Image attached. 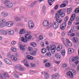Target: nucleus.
I'll use <instances>...</instances> for the list:
<instances>
[{
    "label": "nucleus",
    "instance_id": "1",
    "mask_svg": "<svg viewBox=\"0 0 79 79\" xmlns=\"http://www.w3.org/2000/svg\"><path fill=\"white\" fill-rule=\"evenodd\" d=\"M5 24L7 26L10 27L13 26L14 23L12 21H11L7 22L6 23V20L5 19H0V27L3 28L5 26Z\"/></svg>",
    "mask_w": 79,
    "mask_h": 79
},
{
    "label": "nucleus",
    "instance_id": "2",
    "mask_svg": "<svg viewBox=\"0 0 79 79\" xmlns=\"http://www.w3.org/2000/svg\"><path fill=\"white\" fill-rule=\"evenodd\" d=\"M69 71H70L67 72V76L68 77H69L70 78H73L74 77V75H76L77 74V73L76 70L74 69H69Z\"/></svg>",
    "mask_w": 79,
    "mask_h": 79
},
{
    "label": "nucleus",
    "instance_id": "3",
    "mask_svg": "<svg viewBox=\"0 0 79 79\" xmlns=\"http://www.w3.org/2000/svg\"><path fill=\"white\" fill-rule=\"evenodd\" d=\"M26 34L25 35V38L27 39L28 40H31L32 39V36L31 35H29V32L27 31L26 32Z\"/></svg>",
    "mask_w": 79,
    "mask_h": 79
},
{
    "label": "nucleus",
    "instance_id": "4",
    "mask_svg": "<svg viewBox=\"0 0 79 79\" xmlns=\"http://www.w3.org/2000/svg\"><path fill=\"white\" fill-rule=\"evenodd\" d=\"M76 18V14H72L71 15V17L70 18V19L69 21L68 24L69 25H71L72 24V23L73 20H74Z\"/></svg>",
    "mask_w": 79,
    "mask_h": 79
},
{
    "label": "nucleus",
    "instance_id": "5",
    "mask_svg": "<svg viewBox=\"0 0 79 79\" xmlns=\"http://www.w3.org/2000/svg\"><path fill=\"white\" fill-rule=\"evenodd\" d=\"M56 47L55 45L53 44L50 46L51 53L52 54H55L56 52Z\"/></svg>",
    "mask_w": 79,
    "mask_h": 79
},
{
    "label": "nucleus",
    "instance_id": "6",
    "mask_svg": "<svg viewBox=\"0 0 79 79\" xmlns=\"http://www.w3.org/2000/svg\"><path fill=\"white\" fill-rule=\"evenodd\" d=\"M19 68V70L21 71H25V68H24V67H22L21 65L20 64H19L15 67V69H18Z\"/></svg>",
    "mask_w": 79,
    "mask_h": 79
},
{
    "label": "nucleus",
    "instance_id": "7",
    "mask_svg": "<svg viewBox=\"0 0 79 79\" xmlns=\"http://www.w3.org/2000/svg\"><path fill=\"white\" fill-rule=\"evenodd\" d=\"M6 77L8 78L10 77V76L7 74L3 73L0 74V78L1 79H6Z\"/></svg>",
    "mask_w": 79,
    "mask_h": 79
},
{
    "label": "nucleus",
    "instance_id": "8",
    "mask_svg": "<svg viewBox=\"0 0 79 79\" xmlns=\"http://www.w3.org/2000/svg\"><path fill=\"white\" fill-rule=\"evenodd\" d=\"M28 27L30 29H32L34 27V24L32 21L30 20L28 22Z\"/></svg>",
    "mask_w": 79,
    "mask_h": 79
},
{
    "label": "nucleus",
    "instance_id": "9",
    "mask_svg": "<svg viewBox=\"0 0 79 79\" xmlns=\"http://www.w3.org/2000/svg\"><path fill=\"white\" fill-rule=\"evenodd\" d=\"M5 6L7 8H12L13 4L11 2H9L5 5Z\"/></svg>",
    "mask_w": 79,
    "mask_h": 79
},
{
    "label": "nucleus",
    "instance_id": "10",
    "mask_svg": "<svg viewBox=\"0 0 79 79\" xmlns=\"http://www.w3.org/2000/svg\"><path fill=\"white\" fill-rule=\"evenodd\" d=\"M79 59V58L77 56H76L75 57H73L72 58H70L69 59V63L71 64V63L72 61H74L75 60H78Z\"/></svg>",
    "mask_w": 79,
    "mask_h": 79
},
{
    "label": "nucleus",
    "instance_id": "11",
    "mask_svg": "<svg viewBox=\"0 0 79 79\" xmlns=\"http://www.w3.org/2000/svg\"><path fill=\"white\" fill-rule=\"evenodd\" d=\"M63 49V46L61 44L58 45L56 48L57 52H60Z\"/></svg>",
    "mask_w": 79,
    "mask_h": 79
},
{
    "label": "nucleus",
    "instance_id": "12",
    "mask_svg": "<svg viewBox=\"0 0 79 79\" xmlns=\"http://www.w3.org/2000/svg\"><path fill=\"white\" fill-rule=\"evenodd\" d=\"M22 62L24 64V65L27 67V68H29V64L27 62V61H26V59H24L22 61Z\"/></svg>",
    "mask_w": 79,
    "mask_h": 79
},
{
    "label": "nucleus",
    "instance_id": "13",
    "mask_svg": "<svg viewBox=\"0 0 79 79\" xmlns=\"http://www.w3.org/2000/svg\"><path fill=\"white\" fill-rule=\"evenodd\" d=\"M60 77V75L58 73H56L52 75V79H56V78H59Z\"/></svg>",
    "mask_w": 79,
    "mask_h": 79
},
{
    "label": "nucleus",
    "instance_id": "14",
    "mask_svg": "<svg viewBox=\"0 0 79 79\" xmlns=\"http://www.w3.org/2000/svg\"><path fill=\"white\" fill-rule=\"evenodd\" d=\"M7 33L10 35H12L14 34V31L11 30H8L6 31Z\"/></svg>",
    "mask_w": 79,
    "mask_h": 79
},
{
    "label": "nucleus",
    "instance_id": "15",
    "mask_svg": "<svg viewBox=\"0 0 79 79\" xmlns=\"http://www.w3.org/2000/svg\"><path fill=\"white\" fill-rule=\"evenodd\" d=\"M0 34L6 35H7V32L4 30L1 29L0 30Z\"/></svg>",
    "mask_w": 79,
    "mask_h": 79
},
{
    "label": "nucleus",
    "instance_id": "16",
    "mask_svg": "<svg viewBox=\"0 0 79 79\" xmlns=\"http://www.w3.org/2000/svg\"><path fill=\"white\" fill-rule=\"evenodd\" d=\"M4 61L6 64L11 65L12 64V62L10 60L8 59H5L4 60Z\"/></svg>",
    "mask_w": 79,
    "mask_h": 79
},
{
    "label": "nucleus",
    "instance_id": "17",
    "mask_svg": "<svg viewBox=\"0 0 79 79\" xmlns=\"http://www.w3.org/2000/svg\"><path fill=\"white\" fill-rule=\"evenodd\" d=\"M66 23L65 22L62 23V25L60 26V29L61 30H64L66 28Z\"/></svg>",
    "mask_w": 79,
    "mask_h": 79
},
{
    "label": "nucleus",
    "instance_id": "18",
    "mask_svg": "<svg viewBox=\"0 0 79 79\" xmlns=\"http://www.w3.org/2000/svg\"><path fill=\"white\" fill-rule=\"evenodd\" d=\"M43 24L44 26L47 27V26H48L49 25V22H48V21H44L43 23Z\"/></svg>",
    "mask_w": 79,
    "mask_h": 79
},
{
    "label": "nucleus",
    "instance_id": "19",
    "mask_svg": "<svg viewBox=\"0 0 79 79\" xmlns=\"http://www.w3.org/2000/svg\"><path fill=\"white\" fill-rule=\"evenodd\" d=\"M19 48L20 50H24L25 48H26V45H20L19 46Z\"/></svg>",
    "mask_w": 79,
    "mask_h": 79
},
{
    "label": "nucleus",
    "instance_id": "20",
    "mask_svg": "<svg viewBox=\"0 0 79 79\" xmlns=\"http://www.w3.org/2000/svg\"><path fill=\"white\" fill-rule=\"evenodd\" d=\"M29 45L30 46H31V47H37V45L36 43H35L34 42H31L29 43Z\"/></svg>",
    "mask_w": 79,
    "mask_h": 79
},
{
    "label": "nucleus",
    "instance_id": "21",
    "mask_svg": "<svg viewBox=\"0 0 79 79\" xmlns=\"http://www.w3.org/2000/svg\"><path fill=\"white\" fill-rule=\"evenodd\" d=\"M12 60L14 61H16L18 60V58L14 55H12L11 56Z\"/></svg>",
    "mask_w": 79,
    "mask_h": 79
},
{
    "label": "nucleus",
    "instance_id": "22",
    "mask_svg": "<svg viewBox=\"0 0 79 79\" xmlns=\"http://www.w3.org/2000/svg\"><path fill=\"white\" fill-rule=\"evenodd\" d=\"M21 40L23 42H24L25 43H27L28 40L27 39L24 38V37H22L21 38Z\"/></svg>",
    "mask_w": 79,
    "mask_h": 79
},
{
    "label": "nucleus",
    "instance_id": "23",
    "mask_svg": "<svg viewBox=\"0 0 79 79\" xmlns=\"http://www.w3.org/2000/svg\"><path fill=\"white\" fill-rule=\"evenodd\" d=\"M36 53L37 52L36 51L33 50L29 54L32 56H35V55H36Z\"/></svg>",
    "mask_w": 79,
    "mask_h": 79
},
{
    "label": "nucleus",
    "instance_id": "24",
    "mask_svg": "<svg viewBox=\"0 0 79 79\" xmlns=\"http://www.w3.org/2000/svg\"><path fill=\"white\" fill-rule=\"evenodd\" d=\"M59 25V23L58 22H55L54 23V24L53 25V27L55 29H56L58 28V25Z\"/></svg>",
    "mask_w": 79,
    "mask_h": 79
},
{
    "label": "nucleus",
    "instance_id": "25",
    "mask_svg": "<svg viewBox=\"0 0 79 79\" xmlns=\"http://www.w3.org/2000/svg\"><path fill=\"white\" fill-rule=\"evenodd\" d=\"M74 50L72 48H69L68 53L69 54H71L74 52Z\"/></svg>",
    "mask_w": 79,
    "mask_h": 79
},
{
    "label": "nucleus",
    "instance_id": "26",
    "mask_svg": "<svg viewBox=\"0 0 79 79\" xmlns=\"http://www.w3.org/2000/svg\"><path fill=\"white\" fill-rule=\"evenodd\" d=\"M27 58L30 60H34V57L30 55L27 56Z\"/></svg>",
    "mask_w": 79,
    "mask_h": 79
},
{
    "label": "nucleus",
    "instance_id": "27",
    "mask_svg": "<svg viewBox=\"0 0 79 79\" xmlns=\"http://www.w3.org/2000/svg\"><path fill=\"white\" fill-rule=\"evenodd\" d=\"M19 34H25V30L24 29L20 30Z\"/></svg>",
    "mask_w": 79,
    "mask_h": 79
},
{
    "label": "nucleus",
    "instance_id": "28",
    "mask_svg": "<svg viewBox=\"0 0 79 79\" xmlns=\"http://www.w3.org/2000/svg\"><path fill=\"white\" fill-rule=\"evenodd\" d=\"M28 51L29 52V54L30 53L32 52L34 50V49L31 47L29 46L27 48Z\"/></svg>",
    "mask_w": 79,
    "mask_h": 79
},
{
    "label": "nucleus",
    "instance_id": "29",
    "mask_svg": "<svg viewBox=\"0 0 79 79\" xmlns=\"http://www.w3.org/2000/svg\"><path fill=\"white\" fill-rule=\"evenodd\" d=\"M14 20L16 21H19L21 20V18L18 16H15L14 18Z\"/></svg>",
    "mask_w": 79,
    "mask_h": 79
},
{
    "label": "nucleus",
    "instance_id": "30",
    "mask_svg": "<svg viewBox=\"0 0 79 79\" xmlns=\"http://www.w3.org/2000/svg\"><path fill=\"white\" fill-rule=\"evenodd\" d=\"M55 56L56 58L58 59H60L61 58V56L58 53H56L55 54Z\"/></svg>",
    "mask_w": 79,
    "mask_h": 79
},
{
    "label": "nucleus",
    "instance_id": "31",
    "mask_svg": "<svg viewBox=\"0 0 79 79\" xmlns=\"http://www.w3.org/2000/svg\"><path fill=\"white\" fill-rule=\"evenodd\" d=\"M61 53L63 56H64L65 54H66V51L64 50H62L61 51Z\"/></svg>",
    "mask_w": 79,
    "mask_h": 79
},
{
    "label": "nucleus",
    "instance_id": "32",
    "mask_svg": "<svg viewBox=\"0 0 79 79\" xmlns=\"http://www.w3.org/2000/svg\"><path fill=\"white\" fill-rule=\"evenodd\" d=\"M73 42H78V39L76 37H73Z\"/></svg>",
    "mask_w": 79,
    "mask_h": 79
},
{
    "label": "nucleus",
    "instance_id": "33",
    "mask_svg": "<svg viewBox=\"0 0 79 79\" xmlns=\"http://www.w3.org/2000/svg\"><path fill=\"white\" fill-rule=\"evenodd\" d=\"M67 11L68 14H70V13L72 11V8H68L67 9Z\"/></svg>",
    "mask_w": 79,
    "mask_h": 79
},
{
    "label": "nucleus",
    "instance_id": "34",
    "mask_svg": "<svg viewBox=\"0 0 79 79\" xmlns=\"http://www.w3.org/2000/svg\"><path fill=\"white\" fill-rule=\"evenodd\" d=\"M41 52L42 53H45L47 52V49L45 48H43L41 49Z\"/></svg>",
    "mask_w": 79,
    "mask_h": 79
},
{
    "label": "nucleus",
    "instance_id": "35",
    "mask_svg": "<svg viewBox=\"0 0 79 79\" xmlns=\"http://www.w3.org/2000/svg\"><path fill=\"white\" fill-rule=\"evenodd\" d=\"M54 1H55V0H49L48 1V3L50 6H52V4H51V3H52L53 2H54Z\"/></svg>",
    "mask_w": 79,
    "mask_h": 79
},
{
    "label": "nucleus",
    "instance_id": "36",
    "mask_svg": "<svg viewBox=\"0 0 79 79\" xmlns=\"http://www.w3.org/2000/svg\"><path fill=\"white\" fill-rule=\"evenodd\" d=\"M11 51L13 52H17V49L15 48H11Z\"/></svg>",
    "mask_w": 79,
    "mask_h": 79
},
{
    "label": "nucleus",
    "instance_id": "37",
    "mask_svg": "<svg viewBox=\"0 0 79 79\" xmlns=\"http://www.w3.org/2000/svg\"><path fill=\"white\" fill-rule=\"evenodd\" d=\"M39 40H42L44 39V36L41 35H40L39 36Z\"/></svg>",
    "mask_w": 79,
    "mask_h": 79
},
{
    "label": "nucleus",
    "instance_id": "38",
    "mask_svg": "<svg viewBox=\"0 0 79 79\" xmlns=\"http://www.w3.org/2000/svg\"><path fill=\"white\" fill-rule=\"evenodd\" d=\"M30 65L31 68H35V67L36 66L35 64L32 63H31Z\"/></svg>",
    "mask_w": 79,
    "mask_h": 79
},
{
    "label": "nucleus",
    "instance_id": "39",
    "mask_svg": "<svg viewBox=\"0 0 79 79\" xmlns=\"http://www.w3.org/2000/svg\"><path fill=\"white\" fill-rule=\"evenodd\" d=\"M49 76H50V75L48 74L47 73L46 75H44V78L46 79H48L49 78Z\"/></svg>",
    "mask_w": 79,
    "mask_h": 79
},
{
    "label": "nucleus",
    "instance_id": "40",
    "mask_svg": "<svg viewBox=\"0 0 79 79\" xmlns=\"http://www.w3.org/2000/svg\"><path fill=\"white\" fill-rule=\"evenodd\" d=\"M46 56H52V54L50 52H48L46 53Z\"/></svg>",
    "mask_w": 79,
    "mask_h": 79
},
{
    "label": "nucleus",
    "instance_id": "41",
    "mask_svg": "<svg viewBox=\"0 0 79 79\" xmlns=\"http://www.w3.org/2000/svg\"><path fill=\"white\" fill-rule=\"evenodd\" d=\"M63 12V11L62 9H60L59 10H58L57 11L58 13L59 14V15H60L61 13H62Z\"/></svg>",
    "mask_w": 79,
    "mask_h": 79
},
{
    "label": "nucleus",
    "instance_id": "42",
    "mask_svg": "<svg viewBox=\"0 0 79 79\" xmlns=\"http://www.w3.org/2000/svg\"><path fill=\"white\" fill-rule=\"evenodd\" d=\"M50 63H47L45 64V66H46V67H49V66H50Z\"/></svg>",
    "mask_w": 79,
    "mask_h": 79
},
{
    "label": "nucleus",
    "instance_id": "43",
    "mask_svg": "<svg viewBox=\"0 0 79 79\" xmlns=\"http://www.w3.org/2000/svg\"><path fill=\"white\" fill-rule=\"evenodd\" d=\"M40 45L42 47H45V44H44V43L43 42H41Z\"/></svg>",
    "mask_w": 79,
    "mask_h": 79
},
{
    "label": "nucleus",
    "instance_id": "44",
    "mask_svg": "<svg viewBox=\"0 0 79 79\" xmlns=\"http://www.w3.org/2000/svg\"><path fill=\"white\" fill-rule=\"evenodd\" d=\"M75 13H79V8L76 9L75 10Z\"/></svg>",
    "mask_w": 79,
    "mask_h": 79
},
{
    "label": "nucleus",
    "instance_id": "45",
    "mask_svg": "<svg viewBox=\"0 0 79 79\" xmlns=\"http://www.w3.org/2000/svg\"><path fill=\"white\" fill-rule=\"evenodd\" d=\"M73 32V30H70L68 32V35H70Z\"/></svg>",
    "mask_w": 79,
    "mask_h": 79
},
{
    "label": "nucleus",
    "instance_id": "46",
    "mask_svg": "<svg viewBox=\"0 0 79 79\" xmlns=\"http://www.w3.org/2000/svg\"><path fill=\"white\" fill-rule=\"evenodd\" d=\"M53 23H50L48 25L49 27L51 28L52 26H53Z\"/></svg>",
    "mask_w": 79,
    "mask_h": 79
},
{
    "label": "nucleus",
    "instance_id": "47",
    "mask_svg": "<svg viewBox=\"0 0 79 79\" xmlns=\"http://www.w3.org/2000/svg\"><path fill=\"white\" fill-rule=\"evenodd\" d=\"M67 66H68V65L66 63L63 64L62 65V66L63 68H66V67H67Z\"/></svg>",
    "mask_w": 79,
    "mask_h": 79
},
{
    "label": "nucleus",
    "instance_id": "48",
    "mask_svg": "<svg viewBox=\"0 0 79 79\" xmlns=\"http://www.w3.org/2000/svg\"><path fill=\"white\" fill-rule=\"evenodd\" d=\"M68 19H69V17L68 16H66L64 19L65 22H68Z\"/></svg>",
    "mask_w": 79,
    "mask_h": 79
},
{
    "label": "nucleus",
    "instance_id": "49",
    "mask_svg": "<svg viewBox=\"0 0 79 79\" xmlns=\"http://www.w3.org/2000/svg\"><path fill=\"white\" fill-rule=\"evenodd\" d=\"M66 6V5L64 4H62L60 6V7L61 8H63L65 7Z\"/></svg>",
    "mask_w": 79,
    "mask_h": 79
},
{
    "label": "nucleus",
    "instance_id": "50",
    "mask_svg": "<svg viewBox=\"0 0 79 79\" xmlns=\"http://www.w3.org/2000/svg\"><path fill=\"white\" fill-rule=\"evenodd\" d=\"M4 0V5H6V4L7 3H9L10 2V0Z\"/></svg>",
    "mask_w": 79,
    "mask_h": 79
},
{
    "label": "nucleus",
    "instance_id": "51",
    "mask_svg": "<svg viewBox=\"0 0 79 79\" xmlns=\"http://www.w3.org/2000/svg\"><path fill=\"white\" fill-rule=\"evenodd\" d=\"M8 16V13L4 12V17H6Z\"/></svg>",
    "mask_w": 79,
    "mask_h": 79
},
{
    "label": "nucleus",
    "instance_id": "52",
    "mask_svg": "<svg viewBox=\"0 0 79 79\" xmlns=\"http://www.w3.org/2000/svg\"><path fill=\"white\" fill-rule=\"evenodd\" d=\"M14 75L15 77H16L17 78H18V77H19V75L16 73L14 74Z\"/></svg>",
    "mask_w": 79,
    "mask_h": 79
},
{
    "label": "nucleus",
    "instance_id": "53",
    "mask_svg": "<svg viewBox=\"0 0 79 79\" xmlns=\"http://www.w3.org/2000/svg\"><path fill=\"white\" fill-rule=\"evenodd\" d=\"M64 13L63 12H62L60 14H59V15H60V16L61 17H64Z\"/></svg>",
    "mask_w": 79,
    "mask_h": 79
},
{
    "label": "nucleus",
    "instance_id": "54",
    "mask_svg": "<svg viewBox=\"0 0 79 79\" xmlns=\"http://www.w3.org/2000/svg\"><path fill=\"white\" fill-rule=\"evenodd\" d=\"M73 29L74 31H77L78 28H77V27H73Z\"/></svg>",
    "mask_w": 79,
    "mask_h": 79
},
{
    "label": "nucleus",
    "instance_id": "55",
    "mask_svg": "<svg viewBox=\"0 0 79 79\" xmlns=\"http://www.w3.org/2000/svg\"><path fill=\"white\" fill-rule=\"evenodd\" d=\"M56 19H58L60 18V15L58 14H56Z\"/></svg>",
    "mask_w": 79,
    "mask_h": 79
},
{
    "label": "nucleus",
    "instance_id": "56",
    "mask_svg": "<svg viewBox=\"0 0 79 79\" xmlns=\"http://www.w3.org/2000/svg\"><path fill=\"white\" fill-rule=\"evenodd\" d=\"M4 15H5V12H2L1 13V15L2 17H4Z\"/></svg>",
    "mask_w": 79,
    "mask_h": 79
},
{
    "label": "nucleus",
    "instance_id": "57",
    "mask_svg": "<svg viewBox=\"0 0 79 79\" xmlns=\"http://www.w3.org/2000/svg\"><path fill=\"white\" fill-rule=\"evenodd\" d=\"M11 44H12V45H15V44H16V41H13L11 42Z\"/></svg>",
    "mask_w": 79,
    "mask_h": 79
},
{
    "label": "nucleus",
    "instance_id": "58",
    "mask_svg": "<svg viewBox=\"0 0 79 79\" xmlns=\"http://www.w3.org/2000/svg\"><path fill=\"white\" fill-rule=\"evenodd\" d=\"M67 44L69 47H71V46H72V43H71V42Z\"/></svg>",
    "mask_w": 79,
    "mask_h": 79
},
{
    "label": "nucleus",
    "instance_id": "59",
    "mask_svg": "<svg viewBox=\"0 0 79 79\" xmlns=\"http://www.w3.org/2000/svg\"><path fill=\"white\" fill-rule=\"evenodd\" d=\"M78 63H79V60H77L75 61V64L76 65H77Z\"/></svg>",
    "mask_w": 79,
    "mask_h": 79
},
{
    "label": "nucleus",
    "instance_id": "60",
    "mask_svg": "<svg viewBox=\"0 0 79 79\" xmlns=\"http://www.w3.org/2000/svg\"><path fill=\"white\" fill-rule=\"evenodd\" d=\"M65 34L66 32L65 31H63L61 34V35L62 36H64V35H65Z\"/></svg>",
    "mask_w": 79,
    "mask_h": 79
},
{
    "label": "nucleus",
    "instance_id": "61",
    "mask_svg": "<svg viewBox=\"0 0 79 79\" xmlns=\"http://www.w3.org/2000/svg\"><path fill=\"white\" fill-rule=\"evenodd\" d=\"M70 37H74L75 36V34L73 33L70 35Z\"/></svg>",
    "mask_w": 79,
    "mask_h": 79
},
{
    "label": "nucleus",
    "instance_id": "62",
    "mask_svg": "<svg viewBox=\"0 0 79 79\" xmlns=\"http://www.w3.org/2000/svg\"><path fill=\"white\" fill-rule=\"evenodd\" d=\"M75 21L77 22L79 21V17H77L76 18Z\"/></svg>",
    "mask_w": 79,
    "mask_h": 79
},
{
    "label": "nucleus",
    "instance_id": "63",
    "mask_svg": "<svg viewBox=\"0 0 79 79\" xmlns=\"http://www.w3.org/2000/svg\"><path fill=\"white\" fill-rule=\"evenodd\" d=\"M42 74L44 75H46V74H47L48 73H47L46 72H42Z\"/></svg>",
    "mask_w": 79,
    "mask_h": 79
},
{
    "label": "nucleus",
    "instance_id": "64",
    "mask_svg": "<svg viewBox=\"0 0 79 79\" xmlns=\"http://www.w3.org/2000/svg\"><path fill=\"white\" fill-rule=\"evenodd\" d=\"M66 42L67 43V44H68V43H69V42H70V41H69V39H66Z\"/></svg>",
    "mask_w": 79,
    "mask_h": 79
}]
</instances>
